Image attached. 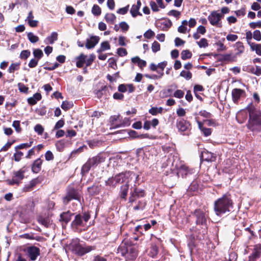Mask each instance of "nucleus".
<instances>
[{
	"mask_svg": "<svg viewBox=\"0 0 261 261\" xmlns=\"http://www.w3.org/2000/svg\"><path fill=\"white\" fill-rule=\"evenodd\" d=\"M42 160L40 158L36 160L32 165V171L35 173H38L41 169Z\"/></svg>",
	"mask_w": 261,
	"mask_h": 261,
	"instance_id": "nucleus-18",
	"label": "nucleus"
},
{
	"mask_svg": "<svg viewBox=\"0 0 261 261\" xmlns=\"http://www.w3.org/2000/svg\"><path fill=\"white\" fill-rule=\"evenodd\" d=\"M161 25H163L162 30L167 31L172 26V23L170 19H167V20L162 22Z\"/></svg>",
	"mask_w": 261,
	"mask_h": 261,
	"instance_id": "nucleus-47",
	"label": "nucleus"
},
{
	"mask_svg": "<svg viewBox=\"0 0 261 261\" xmlns=\"http://www.w3.org/2000/svg\"><path fill=\"white\" fill-rule=\"evenodd\" d=\"M108 90V87L107 86H102L100 89L96 90L95 91V94L98 98H100L102 97L103 94V92L105 93L106 91Z\"/></svg>",
	"mask_w": 261,
	"mask_h": 261,
	"instance_id": "nucleus-33",
	"label": "nucleus"
},
{
	"mask_svg": "<svg viewBox=\"0 0 261 261\" xmlns=\"http://www.w3.org/2000/svg\"><path fill=\"white\" fill-rule=\"evenodd\" d=\"M260 122L261 119L259 118L258 115L256 112L251 113V114L249 115L247 127L249 129L253 130L255 129V126H259Z\"/></svg>",
	"mask_w": 261,
	"mask_h": 261,
	"instance_id": "nucleus-10",
	"label": "nucleus"
},
{
	"mask_svg": "<svg viewBox=\"0 0 261 261\" xmlns=\"http://www.w3.org/2000/svg\"><path fill=\"white\" fill-rule=\"evenodd\" d=\"M176 126L179 131L184 133L189 130L190 124L187 120L180 119L177 120Z\"/></svg>",
	"mask_w": 261,
	"mask_h": 261,
	"instance_id": "nucleus-12",
	"label": "nucleus"
},
{
	"mask_svg": "<svg viewBox=\"0 0 261 261\" xmlns=\"http://www.w3.org/2000/svg\"><path fill=\"white\" fill-rule=\"evenodd\" d=\"M248 44L250 46V48L252 50L255 51L256 53L259 55L261 56V45L259 44H256L254 43H252L250 42H248Z\"/></svg>",
	"mask_w": 261,
	"mask_h": 261,
	"instance_id": "nucleus-26",
	"label": "nucleus"
},
{
	"mask_svg": "<svg viewBox=\"0 0 261 261\" xmlns=\"http://www.w3.org/2000/svg\"><path fill=\"white\" fill-rule=\"evenodd\" d=\"M138 249V245L135 244H132L128 242L120 248L122 255L128 260H134L137 257Z\"/></svg>",
	"mask_w": 261,
	"mask_h": 261,
	"instance_id": "nucleus-3",
	"label": "nucleus"
},
{
	"mask_svg": "<svg viewBox=\"0 0 261 261\" xmlns=\"http://www.w3.org/2000/svg\"><path fill=\"white\" fill-rule=\"evenodd\" d=\"M100 190V188L98 186L93 185L88 188V193L92 195H95L98 194Z\"/></svg>",
	"mask_w": 261,
	"mask_h": 261,
	"instance_id": "nucleus-29",
	"label": "nucleus"
},
{
	"mask_svg": "<svg viewBox=\"0 0 261 261\" xmlns=\"http://www.w3.org/2000/svg\"><path fill=\"white\" fill-rule=\"evenodd\" d=\"M20 64L19 63H12L9 66L8 71L9 73H13L15 71L18 70L19 68Z\"/></svg>",
	"mask_w": 261,
	"mask_h": 261,
	"instance_id": "nucleus-40",
	"label": "nucleus"
},
{
	"mask_svg": "<svg viewBox=\"0 0 261 261\" xmlns=\"http://www.w3.org/2000/svg\"><path fill=\"white\" fill-rule=\"evenodd\" d=\"M151 49L153 53H156L160 50V44L157 41H154L152 44Z\"/></svg>",
	"mask_w": 261,
	"mask_h": 261,
	"instance_id": "nucleus-54",
	"label": "nucleus"
},
{
	"mask_svg": "<svg viewBox=\"0 0 261 261\" xmlns=\"http://www.w3.org/2000/svg\"><path fill=\"white\" fill-rule=\"evenodd\" d=\"M237 255L234 252H231L228 255V257H225V259L222 261H236Z\"/></svg>",
	"mask_w": 261,
	"mask_h": 261,
	"instance_id": "nucleus-48",
	"label": "nucleus"
},
{
	"mask_svg": "<svg viewBox=\"0 0 261 261\" xmlns=\"http://www.w3.org/2000/svg\"><path fill=\"white\" fill-rule=\"evenodd\" d=\"M87 56L84 55L83 54H81L80 56L77 57L75 59L76 60V66L78 68H82L84 64H85V62L86 61V59Z\"/></svg>",
	"mask_w": 261,
	"mask_h": 261,
	"instance_id": "nucleus-23",
	"label": "nucleus"
},
{
	"mask_svg": "<svg viewBox=\"0 0 261 261\" xmlns=\"http://www.w3.org/2000/svg\"><path fill=\"white\" fill-rule=\"evenodd\" d=\"M181 13L179 11H178L175 10H170L168 13V15L169 16H173L175 17H176L177 19H178L179 18V16L180 15Z\"/></svg>",
	"mask_w": 261,
	"mask_h": 261,
	"instance_id": "nucleus-55",
	"label": "nucleus"
},
{
	"mask_svg": "<svg viewBox=\"0 0 261 261\" xmlns=\"http://www.w3.org/2000/svg\"><path fill=\"white\" fill-rule=\"evenodd\" d=\"M95 57L93 55H91L88 59H86L85 63L86 64V67L90 66L93 63Z\"/></svg>",
	"mask_w": 261,
	"mask_h": 261,
	"instance_id": "nucleus-58",
	"label": "nucleus"
},
{
	"mask_svg": "<svg viewBox=\"0 0 261 261\" xmlns=\"http://www.w3.org/2000/svg\"><path fill=\"white\" fill-rule=\"evenodd\" d=\"M72 214L70 211L63 212L60 214V220L67 224L71 220V217Z\"/></svg>",
	"mask_w": 261,
	"mask_h": 261,
	"instance_id": "nucleus-22",
	"label": "nucleus"
},
{
	"mask_svg": "<svg viewBox=\"0 0 261 261\" xmlns=\"http://www.w3.org/2000/svg\"><path fill=\"white\" fill-rule=\"evenodd\" d=\"M197 43L200 48H204L208 45L207 40L205 38H202L199 41L197 42Z\"/></svg>",
	"mask_w": 261,
	"mask_h": 261,
	"instance_id": "nucleus-53",
	"label": "nucleus"
},
{
	"mask_svg": "<svg viewBox=\"0 0 261 261\" xmlns=\"http://www.w3.org/2000/svg\"><path fill=\"white\" fill-rule=\"evenodd\" d=\"M199 127L206 137L210 136L212 133V129L210 128H206L202 126L201 122H198Z\"/></svg>",
	"mask_w": 261,
	"mask_h": 261,
	"instance_id": "nucleus-34",
	"label": "nucleus"
},
{
	"mask_svg": "<svg viewBox=\"0 0 261 261\" xmlns=\"http://www.w3.org/2000/svg\"><path fill=\"white\" fill-rule=\"evenodd\" d=\"M115 15L113 13H107L105 17L106 21L111 24H113L116 19Z\"/></svg>",
	"mask_w": 261,
	"mask_h": 261,
	"instance_id": "nucleus-35",
	"label": "nucleus"
},
{
	"mask_svg": "<svg viewBox=\"0 0 261 261\" xmlns=\"http://www.w3.org/2000/svg\"><path fill=\"white\" fill-rule=\"evenodd\" d=\"M119 115H114L110 117V122L111 123L112 125L114 127L117 128L121 126L122 124L118 123V121L119 119Z\"/></svg>",
	"mask_w": 261,
	"mask_h": 261,
	"instance_id": "nucleus-27",
	"label": "nucleus"
},
{
	"mask_svg": "<svg viewBox=\"0 0 261 261\" xmlns=\"http://www.w3.org/2000/svg\"><path fill=\"white\" fill-rule=\"evenodd\" d=\"M31 55V51L29 50H23L21 51L19 55V58L21 60H25Z\"/></svg>",
	"mask_w": 261,
	"mask_h": 261,
	"instance_id": "nucleus-44",
	"label": "nucleus"
},
{
	"mask_svg": "<svg viewBox=\"0 0 261 261\" xmlns=\"http://www.w3.org/2000/svg\"><path fill=\"white\" fill-rule=\"evenodd\" d=\"M34 130L38 135H42L44 132V128L41 124H37L34 127Z\"/></svg>",
	"mask_w": 261,
	"mask_h": 261,
	"instance_id": "nucleus-51",
	"label": "nucleus"
},
{
	"mask_svg": "<svg viewBox=\"0 0 261 261\" xmlns=\"http://www.w3.org/2000/svg\"><path fill=\"white\" fill-rule=\"evenodd\" d=\"M58 39V34L57 33L54 32L51 34V35L48 36L44 40V42L45 44H52L54 43V42Z\"/></svg>",
	"mask_w": 261,
	"mask_h": 261,
	"instance_id": "nucleus-25",
	"label": "nucleus"
},
{
	"mask_svg": "<svg viewBox=\"0 0 261 261\" xmlns=\"http://www.w3.org/2000/svg\"><path fill=\"white\" fill-rule=\"evenodd\" d=\"M139 175L132 171L122 172L112 176L105 182L106 185L112 188H115L118 184L125 181L127 179H134L135 183L137 184Z\"/></svg>",
	"mask_w": 261,
	"mask_h": 261,
	"instance_id": "nucleus-1",
	"label": "nucleus"
},
{
	"mask_svg": "<svg viewBox=\"0 0 261 261\" xmlns=\"http://www.w3.org/2000/svg\"><path fill=\"white\" fill-rule=\"evenodd\" d=\"M158 253V247L154 244H152L150 246L148 254L152 257H154Z\"/></svg>",
	"mask_w": 261,
	"mask_h": 261,
	"instance_id": "nucleus-31",
	"label": "nucleus"
},
{
	"mask_svg": "<svg viewBox=\"0 0 261 261\" xmlns=\"http://www.w3.org/2000/svg\"><path fill=\"white\" fill-rule=\"evenodd\" d=\"M105 158L100 154H98L96 156H93L89 159L88 160L91 163L92 167L97 166L100 163L105 161Z\"/></svg>",
	"mask_w": 261,
	"mask_h": 261,
	"instance_id": "nucleus-17",
	"label": "nucleus"
},
{
	"mask_svg": "<svg viewBox=\"0 0 261 261\" xmlns=\"http://www.w3.org/2000/svg\"><path fill=\"white\" fill-rule=\"evenodd\" d=\"M110 49V45L108 41L102 42L100 44V47L97 50L98 53Z\"/></svg>",
	"mask_w": 261,
	"mask_h": 261,
	"instance_id": "nucleus-42",
	"label": "nucleus"
},
{
	"mask_svg": "<svg viewBox=\"0 0 261 261\" xmlns=\"http://www.w3.org/2000/svg\"><path fill=\"white\" fill-rule=\"evenodd\" d=\"M193 216L196 218V224L206 227L208 215L205 212L200 209L195 210L192 213Z\"/></svg>",
	"mask_w": 261,
	"mask_h": 261,
	"instance_id": "nucleus-5",
	"label": "nucleus"
},
{
	"mask_svg": "<svg viewBox=\"0 0 261 261\" xmlns=\"http://www.w3.org/2000/svg\"><path fill=\"white\" fill-rule=\"evenodd\" d=\"M250 71L252 73L257 76L261 75V68L258 66H256L255 68H251Z\"/></svg>",
	"mask_w": 261,
	"mask_h": 261,
	"instance_id": "nucleus-57",
	"label": "nucleus"
},
{
	"mask_svg": "<svg viewBox=\"0 0 261 261\" xmlns=\"http://www.w3.org/2000/svg\"><path fill=\"white\" fill-rule=\"evenodd\" d=\"M245 93L244 90L234 88L232 90L231 94H232V100L234 103H237L240 99L242 95Z\"/></svg>",
	"mask_w": 261,
	"mask_h": 261,
	"instance_id": "nucleus-16",
	"label": "nucleus"
},
{
	"mask_svg": "<svg viewBox=\"0 0 261 261\" xmlns=\"http://www.w3.org/2000/svg\"><path fill=\"white\" fill-rule=\"evenodd\" d=\"M236 50L237 52L236 53L237 55H240L241 54L243 53L244 51V46L242 42H237L236 43Z\"/></svg>",
	"mask_w": 261,
	"mask_h": 261,
	"instance_id": "nucleus-36",
	"label": "nucleus"
},
{
	"mask_svg": "<svg viewBox=\"0 0 261 261\" xmlns=\"http://www.w3.org/2000/svg\"><path fill=\"white\" fill-rule=\"evenodd\" d=\"M253 37L255 40L260 41L261 40V34L260 31L259 30L254 31Z\"/></svg>",
	"mask_w": 261,
	"mask_h": 261,
	"instance_id": "nucleus-64",
	"label": "nucleus"
},
{
	"mask_svg": "<svg viewBox=\"0 0 261 261\" xmlns=\"http://www.w3.org/2000/svg\"><path fill=\"white\" fill-rule=\"evenodd\" d=\"M184 92L181 90H177L174 93V96L176 98H181L184 96Z\"/></svg>",
	"mask_w": 261,
	"mask_h": 261,
	"instance_id": "nucleus-61",
	"label": "nucleus"
},
{
	"mask_svg": "<svg viewBox=\"0 0 261 261\" xmlns=\"http://www.w3.org/2000/svg\"><path fill=\"white\" fill-rule=\"evenodd\" d=\"M24 252L27 256L32 261L36 260L37 257L40 254V249L34 246L27 247L24 249Z\"/></svg>",
	"mask_w": 261,
	"mask_h": 261,
	"instance_id": "nucleus-9",
	"label": "nucleus"
},
{
	"mask_svg": "<svg viewBox=\"0 0 261 261\" xmlns=\"http://www.w3.org/2000/svg\"><path fill=\"white\" fill-rule=\"evenodd\" d=\"M261 255V245L260 244L255 245L252 250V253L249 256V261H255L259 258Z\"/></svg>",
	"mask_w": 261,
	"mask_h": 261,
	"instance_id": "nucleus-11",
	"label": "nucleus"
},
{
	"mask_svg": "<svg viewBox=\"0 0 261 261\" xmlns=\"http://www.w3.org/2000/svg\"><path fill=\"white\" fill-rule=\"evenodd\" d=\"M233 207V203L229 195H224L214 203V211L218 216L229 213Z\"/></svg>",
	"mask_w": 261,
	"mask_h": 261,
	"instance_id": "nucleus-2",
	"label": "nucleus"
},
{
	"mask_svg": "<svg viewBox=\"0 0 261 261\" xmlns=\"http://www.w3.org/2000/svg\"><path fill=\"white\" fill-rule=\"evenodd\" d=\"M139 9H140L138 7H136L135 5L132 6L130 12L133 17H135L137 15H142V14L139 11Z\"/></svg>",
	"mask_w": 261,
	"mask_h": 261,
	"instance_id": "nucleus-37",
	"label": "nucleus"
},
{
	"mask_svg": "<svg viewBox=\"0 0 261 261\" xmlns=\"http://www.w3.org/2000/svg\"><path fill=\"white\" fill-rule=\"evenodd\" d=\"M128 198V202L132 203L135 201L137 198L143 197L145 195V192L141 189H138L135 184L133 187L130 188V192Z\"/></svg>",
	"mask_w": 261,
	"mask_h": 261,
	"instance_id": "nucleus-8",
	"label": "nucleus"
},
{
	"mask_svg": "<svg viewBox=\"0 0 261 261\" xmlns=\"http://www.w3.org/2000/svg\"><path fill=\"white\" fill-rule=\"evenodd\" d=\"M246 109L249 112V115L251 114V113H253L255 112V108L254 107V106L253 105L252 102L249 103L247 106V107H246Z\"/></svg>",
	"mask_w": 261,
	"mask_h": 261,
	"instance_id": "nucleus-63",
	"label": "nucleus"
},
{
	"mask_svg": "<svg viewBox=\"0 0 261 261\" xmlns=\"http://www.w3.org/2000/svg\"><path fill=\"white\" fill-rule=\"evenodd\" d=\"M91 167H92V166L91 165L89 160H88L87 162L83 166L82 168V173L83 174L88 173Z\"/></svg>",
	"mask_w": 261,
	"mask_h": 261,
	"instance_id": "nucleus-39",
	"label": "nucleus"
},
{
	"mask_svg": "<svg viewBox=\"0 0 261 261\" xmlns=\"http://www.w3.org/2000/svg\"><path fill=\"white\" fill-rule=\"evenodd\" d=\"M38 222L46 227H48L49 225V221L47 219L40 218Z\"/></svg>",
	"mask_w": 261,
	"mask_h": 261,
	"instance_id": "nucleus-56",
	"label": "nucleus"
},
{
	"mask_svg": "<svg viewBox=\"0 0 261 261\" xmlns=\"http://www.w3.org/2000/svg\"><path fill=\"white\" fill-rule=\"evenodd\" d=\"M73 105L72 102L68 101H63L62 105L61 108L65 111H67L71 109L73 107Z\"/></svg>",
	"mask_w": 261,
	"mask_h": 261,
	"instance_id": "nucleus-38",
	"label": "nucleus"
},
{
	"mask_svg": "<svg viewBox=\"0 0 261 261\" xmlns=\"http://www.w3.org/2000/svg\"><path fill=\"white\" fill-rule=\"evenodd\" d=\"M12 126L15 128L16 131L18 133H19L21 132V127L20 126V121L15 120L13 121Z\"/></svg>",
	"mask_w": 261,
	"mask_h": 261,
	"instance_id": "nucleus-62",
	"label": "nucleus"
},
{
	"mask_svg": "<svg viewBox=\"0 0 261 261\" xmlns=\"http://www.w3.org/2000/svg\"><path fill=\"white\" fill-rule=\"evenodd\" d=\"M132 179H127L125 181H124L123 182H125V184L122 185L120 187V190L119 192V196L120 197L121 199H123L124 200L126 199V197L127 195L128 189H129V183Z\"/></svg>",
	"mask_w": 261,
	"mask_h": 261,
	"instance_id": "nucleus-13",
	"label": "nucleus"
},
{
	"mask_svg": "<svg viewBox=\"0 0 261 261\" xmlns=\"http://www.w3.org/2000/svg\"><path fill=\"white\" fill-rule=\"evenodd\" d=\"M25 170L23 169H21L18 171L14 172V177L17 179L20 182L21 180L23 179L24 177Z\"/></svg>",
	"mask_w": 261,
	"mask_h": 261,
	"instance_id": "nucleus-28",
	"label": "nucleus"
},
{
	"mask_svg": "<svg viewBox=\"0 0 261 261\" xmlns=\"http://www.w3.org/2000/svg\"><path fill=\"white\" fill-rule=\"evenodd\" d=\"M192 53L189 50H184L181 53V58L182 60H185L191 58Z\"/></svg>",
	"mask_w": 261,
	"mask_h": 261,
	"instance_id": "nucleus-43",
	"label": "nucleus"
},
{
	"mask_svg": "<svg viewBox=\"0 0 261 261\" xmlns=\"http://www.w3.org/2000/svg\"><path fill=\"white\" fill-rule=\"evenodd\" d=\"M76 200L80 202L81 194L80 192L74 188H71L67 190L66 195L63 198V202L67 205L71 200Z\"/></svg>",
	"mask_w": 261,
	"mask_h": 261,
	"instance_id": "nucleus-6",
	"label": "nucleus"
},
{
	"mask_svg": "<svg viewBox=\"0 0 261 261\" xmlns=\"http://www.w3.org/2000/svg\"><path fill=\"white\" fill-rule=\"evenodd\" d=\"M32 143H33V142L31 141L29 143H22L19 145H17L15 147V150L17 151L18 149H22L23 148H29L32 145Z\"/></svg>",
	"mask_w": 261,
	"mask_h": 261,
	"instance_id": "nucleus-49",
	"label": "nucleus"
},
{
	"mask_svg": "<svg viewBox=\"0 0 261 261\" xmlns=\"http://www.w3.org/2000/svg\"><path fill=\"white\" fill-rule=\"evenodd\" d=\"M23 155V153L22 152L20 151H18L17 150L16 151V152L13 155V159L16 162H19L20 161L21 157Z\"/></svg>",
	"mask_w": 261,
	"mask_h": 261,
	"instance_id": "nucleus-50",
	"label": "nucleus"
},
{
	"mask_svg": "<svg viewBox=\"0 0 261 261\" xmlns=\"http://www.w3.org/2000/svg\"><path fill=\"white\" fill-rule=\"evenodd\" d=\"M99 37L98 36H91L90 39L86 40V47L88 49L93 48L99 42Z\"/></svg>",
	"mask_w": 261,
	"mask_h": 261,
	"instance_id": "nucleus-15",
	"label": "nucleus"
},
{
	"mask_svg": "<svg viewBox=\"0 0 261 261\" xmlns=\"http://www.w3.org/2000/svg\"><path fill=\"white\" fill-rule=\"evenodd\" d=\"M33 55L38 60H39L43 56V51L40 49H35L33 51Z\"/></svg>",
	"mask_w": 261,
	"mask_h": 261,
	"instance_id": "nucleus-46",
	"label": "nucleus"
},
{
	"mask_svg": "<svg viewBox=\"0 0 261 261\" xmlns=\"http://www.w3.org/2000/svg\"><path fill=\"white\" fill-rule=\"evenodd\" d=\"M27 36L28 39L31 43H35L39 41L38 37L35 35L34 33L32 32L28 33Z\"/></svg>",
	"mask_w": 261,
	"mask_h": 261,
	"instance_id": "nucleus-41",
	"label": "nucleus"
},
{
	"mask_svg": "<svg viewBox=\"0 0 261 261\" xmlns=\"http://www.w3.org/2000/svg\"><path fill=\"white\" fill-rule=\"evenodd\" d=\"M41 182V179L39 177L34 178L30 181L28 185L25 186V187H24V190L25 191H29L31 190V189L36 185L40 183Z\"/></svg>",
	"mask_w": 261,
	"mask_h": 261,
	"instance_id": "nucleus-20",
	"label": "nucleus"
},
{
	"mask_svg": "<svg viewBox=\"0 0 261 261\" xmlns=\"http://www.w3.org/2000/svg\"><path fill=\"white\" fill-rule=\"evenodd\" d=\"M118 90L120 92L128 91L129 93H132L134 91L135 88L132 84H121L118 86Z\"/></svg>",
	"mask_w": 261,
	"mask_h": 261,
	"instance_id": "nucleus-19",
	"label": "nucleus"
},
{
	"mask_svg": "<svg viewBox=\"0 0 261 261\" xmlns=\"http://www.w3.org/2000/svg\"><path fill=\"white\" fill-rule=\"evenodd\" d=\"M223 16V14L217 11H213L208 15L207 19L212 25L220 28L222 27L221 19Z\"/></svg>",
	"mask_w": 261,
	"mask_h": 261,
	"instance_id": "nucleus-7",
	"label": "nucleus"
},
{
	"mask_svg": "<svg viewBox=\"0 0 261 261\" xmlns=\"http://www.w3.org/2000/svg\"><path fill=\"white\" fill-rule=\"evenodd\" d=\"M162 107H152L148 111L149 113L153 116H156L158 114H162L163 112Z\"/></svg>",
	"mask_w": 261,
	"mask_h": 261,
	"instance_id": "nucleus-30",
	"label": "nucleus"
},
{
	"mask_svg": "<svg viewBox=\"0 0 261 261\" xmlns=\"http://www.w3.org/2000/svg\"><path fill=\"white\" fill-rule=\"evenodd\" d=\"M194 172V169H190L186 166H182L179 170V174H180L182 177H186L189 174H191Z\"/></svg>",
	"mask_w": 261,
	"mask_h": 261,
	"instance_id": "nucleus-21",
	"label": "nucleus"
},
{
	"mask_svg": "<svg viewBox=\"0 0 261 261\" xmlns=\"http://www.w3.org/2000/svg\"><path fill=\"white\" fill-rule=\"evenodd\" d=\"M119 28L123 32H126L129 29V25L126 22L122 21L119 23Z\"/></svg>",
	"mask_w": 261,
	"mask_h": 261,
	"instance_id": "nucleus-59",
	"label": "nucleus"
},
{
	"mask_svg": "<svg viewBox=\"0 0 261 261\" xmlns=\"http://www.w3.org/2000/svg\"><path fill=\"white\" fill-rule=\"evenodd\" d=\"M131 61L133 63H137L138 66L141 69L143 68L146 66V62L141 59L138 56L132 58Z\"/></svg>",
	"mask_w": 261,
	"mask_h": 261,
	"instance_id": "nucleus-24",
	"label": "nucleus"
},
{
	"mask_svg": "<svg viewBox=\"0 0 261 261\" xmlns=\"http://www.w3.org/2000/svg\"><path fill=\"white\" fill-rule=\"evenodd\" d=\"M70 247L72 248L73 251L80 256H83L96 249L95 246H82L80 243V240L78 239H73L72 240L70 243Z\"/></svg>",
	"mask_w": 261,
	"mask_h": 261,
	"instance_id": "nucleus-4",
	"label": "nucleus"
},
{
	"mask_svg": "<svg viewBox=\"0 0 261 261\" xmlns=\"http://www.w3.org/2000/svg\"><path fill=\"white\" fill-rule=\"evenodd\" d=\"M145 206V203L143 201H139L138 204L134 207V209L136 211L143 210Z\"/></svg>",
	"mask_w": 261,
	"mask_h": 261,
	"instance_id": "nucleus-60",
	"label": "nucleus"
},
{
	"mask_svg": "<svg viewBox=\"0 0 261 261\" xmlns=\"http://www.w3.org/2000/svg\"><path fill=\"white\" fill-rule=\"evenodd\" d=\"M180 75L182 77H184L187 80H189L192 78V73L190 71L182 70L181 71Z\"/></svg>",
	"mask_w": 261,
	"mask_h": 261,
	"instance_id": "nucleus-52",
	"label": "nucleus"
},
{
	"mask_svg": "<svg viewBox=\"0 0 261 261\" xmlns=\"http://www.w3.org/2000/svg\"><path fill=\"white\" fill-rule=\"evenodd\" d=\"M84 225L82 216L79 214L75 216L74 219L71 223V227L75 230L77 231L79 227Z\"/></svg>",
	"mask_w": 261,
	"mask_h": 261,
	"instance_id": "nucleus-14",
	"label": "nucleus"
},
{
	"mask_svg": "<svg viewBox=\"0 0 261 261\" xmlns=\"http://www.w3.org/2000/svg\"><path fill=\"white\" fill-rule=\"evenodd\" d=\"M92 13L95 16H99L101 13L100 8L97 5H94L92 8Z\"/></svg>",
	"mask_w": 261,
	"mask_h": 261,
	"instance_id": "nucleus-45",
	"label": "nucleus"
},
{
	"mask_svg": "<svg viewBox=\"0 0 261 261\" xmlns=\"http://www.w3.org/2000/svg\"><path fill=\"white\" fill-rule=\"evenodd\" d=\"M201 158L203 160L209 162L213 160V154L207 151H203L201 154Z\"/></svg>",
	"mask_w": 261,
	"mask_h": 261,
	"instance_id": "nucleus-32",
	"label": "nucleus"
}]
</instances>
